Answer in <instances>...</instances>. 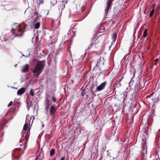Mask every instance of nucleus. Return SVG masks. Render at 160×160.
I'll use <instances>...</instances> for the list:
<instances>
[{
  "label": "nucleus",
  "mask_w": 160,
  "mask_h": 160,
  "mask_svg": "<svg viewBox=\"0 0 160 160\" xmlns=\"http://www.w3.org/2000/svg\"><path fill=\"white\" fill-rule=\"evenodd\" d=\"M158 58H156L155 60V62L154 64L155 65H156L157 64L158 62Z\"/></svg>",
  "instance_id": "obj_26"
},
{
  "label": "nucleus",
  "mask_w": 160,
  "mask_h": 160,
  "mask_svg": "<svg viewBox=\"0 0 160 160\" xmlns=\"http://www.w3.org/2000/svg\"><path fill=\"white\" fill-rule=\"evenodd\" d=\"M65 157H62L61 158L60 160H65Z\"/></svg>",
  "instance_id": "obj_29"
},
{
  "label": "nucleus",
  "mask_w": 160,
  "mask_h": 160,
  "mask_svg": "<svg viewBox=\"0 0 160 160\" xmlns=\"http://www.w3.org/2000/svg\"><path fill=\"white\" fill-rule=\"evenodd\" d=\"M28 67L29 65L28 64L26 65L25 66H24L23 67V68L22 70V72H27L28 71Z\"/></svg>",
  "instance_id": "obj_13"
},
{
  "label": "nucleus",
  "mask_w": 160,
  "mask_h": 160,
  "mask_svg": "<svg viewBox=\"0 0 160 160\" xmlns=\"http://www.w3.org/2000/svg\"><path fill=\"white\" fill-rule=\"evenodd\" d=\"M147 153V146L146 143L145 142L143 143L142 144L141 149V154L142 157V158H145L146 156Z\"/></svg>",
  "instance_id": "obj_4"
},
{
  "label": "nucleus",
  "mask_w": 160,
  "mask_h": 160,
  "mask_svg": "<svg viewBox=\"0 0 160 160\" xmlns=\"http://www.w3.org/2000/svg\"><path fill=\"white\" fill-rule=\"evenodd\" d=\"M97 36H96L94 38H93L92 39V40L93 41L95 39H97Z\"/></svg>",
  "instance_id": "obj_30"
},
{
  "label": "nucleus",
  "mask_w": 160,
  "mask_h": 160,
  "mask_svg": "<svg viewBox=\"0 0 160 160\" xmlns=\"http://www.w3.org/2000/svg\"><path fill=\"white\" fill-rule=\"evenodd\" d=\"M154 10L153 9H152V10L149 13V16L150 17H151L152 16L154 13Z\"/></svg>",
  "instance_id": "obj_21"
},
{
  "label": "nucleus",
  "mask_w": 160,
  "mask_h": 160,
  "mask_svg": "<svg viewBox=\"0 0 160 160\" xmlns=\"http://www.w3.org/2000/svg\"><path fill=\"white\" fill-rule=\"evenodd\" d=\"M117 34L116 33H114L112 34V38L113 39V40H115L117 38Z\"/></svg>",
  "instance_id": "obj_18"
},
{
  "label": "nucleus",
  "mask_w": 160,
  "mask_h": 160,
  "mask_svg": "<svg viewBox=\"0 0 160 160\" xmlns=\"http://www.w3.org/2000/svg\"><path fill=\"white\" fill-rule=\"evenodd\" d=\"M50 95H49L48 94H47L46 95V96L48 98H49L50 97Z\"/></svg>",
  "instance_id": "obj_31"
},
{
  "label": "nucleus",
  "mask_w": 160,
  "mask_h": 160,
  "mask_svg": "<svg viewBox=\"0 0 160 160\" xmlns=\"http://www.w3.org/2000/svg\"><path fill=\"white\" fill-rule=\"evenodd\" d=\"M31 119V118L28 117L27 116V117L25 123L24 124L23 128V130L21 132L22 136V139L23 140L24 139V142L25 143H26L28 141L29 137L28 134L29 131L28 132L26 133H25V136H24V131L27 130L28 125L30 124Z\"/></svg>",
  "instance_id": "obj_3"
},
{
  "label": "nucleus",
  "mask_w": 160,
  "mask_h": 160,
  "mask_svg": "<svg viewBox=\"0 0 160 160\" xmlns=\"http://www.w3.org/2000/svg\"><path fill=\"white\" fill-rule=\"evenodd\" d=\"M76 8L78 10H79L80 9L82 12H83L85 9V7L84 6H81V7L80 6H79L78 7L77 6Z\"/></svg>",
  "instance_id": "obj_16"
},
{
  "label": "nucleus",
  "mask_w": 160,
  "mask_h": 160,
  "mask_svg": "<svg viewBox=\"0 0 160 160\" xmlns=\"http://www.w3.org/2000/svg\"><path fill=\"white\" fill-rule=\"evenodd\" d=\"M26 91V89L24 88H21L19 89L17 92V95H21L24 93Z\"/></svg>",
  "instance_id": "obj_10"
},
{
  "label": "nucleus",
  "mask_w": 160,
  "mask_h": 160,
  "mask_svg": "<svg viewBox=\"0 0 160 160\" xmlns=\"http://www.w3.org/2000/svg\"><path fill=\"white\" fill-rule=\"evenodd\" d=\"M56 111L57 109L56 108L55 105H52L50 109V115L51 116H53Z\"/></svg>",
  "instance_id": "obj_7"
},
{
  "label": "nucleus",
  "mask_w": 160,
  "mask_h": 160,
  "mask_svg": "<svg viewBox=\"0 0 160 160\" xmlns=\"http://www.w3.org/2000/svg\"><path fill=\"white\" fill-rule=\"evenodd\" d=\"M104 62V60L103 58H101L100 59L99 61L98 62V63H99L100 64L103 65Z\"/></svg>",
  "instance_id": "obj_17"
},
{
  "label": "nucleus",
  "mask_w": 160,
  "mask_h": 160,
  "mask_svg": "<svg viewBox=\"0 0 160 160\" xmlns=\"http://www.w3.org/2000/svg\"><path fill=\"white\" fill-rule=\"evenodd\" d=\"M152 99L154 102H158L159 100V95H158V97H154V96H153V98Z\"/></svg>",
  "instance_id": "obj_15"
},
{
  "label": "nucleus",
  "mask_w": 160,
  "mask_h": 160,
  "mask_svg": "<svg viewBox=\"0 0 160 160\" xmlns=\"http://www.w3.org/2000/svg\"><path fill=\"white\" fill-rule=\"evenodd\" d=\"M40 26V23L39 22H38L36 23L35 25V28L36 29H38Z\"/></svg>",
  "instance_id": "obj_19"
},
{
  "label": "nucleus",
  "mask_w": 160,
  "mask_h": 160,
  "mask_svg": "<svg viewBox=\"0 0 160 160\" xmlns=\"http://www.w3.org/2000/svg\"><path fill=\"white\" fill-rule=\"evenodd\" d=\"M12 104V101H11L8 104V107H9V106H11Z\"/></svg>",
  "instance_id": "obj_28"
},
{
  "label": "nucleus",
  "mask_w": 160,
  "mask_h": 160,
  "mask_svg": "<svg viewBox=\"0 0 160 160\" xmlns=\"http://www.w3.org/2000/svg\"><path fill=\"white\" fill-rule=\"evenodd\" d=\"M45 108L47 111H48L50 105L49 100L48 99H46L45 100Z\"/></svg>",
  "instance_id": "obj_12"
},
{
  "label": "nucleus",
  "mask_w": 160,
  "mask_h": 160,
  "mask_svg": "<svg viewBox=\"0 0 160 160\" xmlns=\"http://www.w3.org/2000/svg\"><path fill=\"white\" fill-rule=\"evenodd\" d=\"M32 42H33V40H32Z\"/></svg>",
  "instance_id": "obj_37"
},
{
  "label": "nucleus",
  "mask_w": 160,
  "mask_h": 160,
  "mask_svg": "<svg viewBox=\"0 0 160 160\" xmlns=\"http://www.w3.org/2000/svg\"><path fill=\"white\" fill-rule=\"evenodd\" d=\"M93 44L92 43H91L90 45L89 46L88 48L86 50V51H89L91 50V48H92V46Z\"/></svg>",
  "instance_id": "obj_23"
},
{
  "label": "nucleus",
  "mask_w": 160,
  "mask_h": 160,
  "mask_svg": "<svg viewBox=\"0 0 160 160\" xmlns=\"http://www.w3.org/2000/svg\"><path fill=\"white\" fill-rule=\"evenodd\" d=\"M58 36V35L56 32L53 33V34H52L50 37V39H52V40H55V41L57 40V37Z\"/></svg>",
  "instance_id": "obj_11"
},
{
  "label": "nucleus",
  "mask_w": 160,
  "mask_h": 160,
  "mask_svg": "<svg viewBox=\"0 0 160 160\" xmlns=\"http://www.w3.org/2000/svg\"><path fill=\"white\" fill-rule=\"evenodd\" d=\"M33 38H33H33H32V39H33Z\"/></svg>",
  "instance_id": "obj_35"
},
{
  "label": "nucleus",
  "mask_w": 160,
  "mask_h": 160,
  "mask_svg": "<svg viewBox=\"0 0 160 160\" xmlns=\"http://www.w3.org/2000/svg\"><path fill=\"white\" fill-rule=\"evenodd\" d=\"M15 25L17 26V23H15Z\"/></svg>",
  "instance_id": "obj_34"
},
{
  "label": "nucleus",
  "mask_w": 160,
  "mask_h": 160,
  "mask_svg": "<svg viewBox=\"0 0 160 160\" xmlns=\"http://www.w3.org/2000/svg\"><path fill=\"white\" fill-rule=\"evenodd\" d=\"M37 159L41 160L43 158V155L42 153L41 152L39 153V155H38L36 158Z\"/></svg>",
  "instance_id": "obj_14"
},
{
  "label": "nucleus",
  "mask_w": 160,
  "mask_h": 160,
  "mask_svg": "<svg viewBox=\"0 0 160 160\" xmlns=\"http://www.w3.org/2000/svg\"><path fill=\"white\" fill-rule=\"evenodd\" d=\"M16 66H17V64H16V65H15V67H16Z\"/></svg>",
  "instance_id": "obj_36"
},
{
  "label": "nucleus",
  "mask_w": 160,
  "mask_h": 160,
  "mask_svg": "<svg viewBox=\"0 0 160 160\" xmlns=\"http://www.w3.org/2000/svg\"><path fill=\"white\" fill-rule=\"evenodd\" d=\"M45 66V63L44 61H39L38 62L34 69L32 70L34 75L38 77L43 69Z\"/></svg>",
  "instance_id": "obj_2"
},
{
  "label": "nucleus",
  "mask_w": 160,
  "mask_h": 160,
  "mask_svg": "<svg viewBox=\"0 0 160 160\" xmlns=\"http://www.w3.org/2000/svg\"><path fill=\"white\" fill-rule=\"evenodd\" d=\"M147 34V30L146 29H145L144 32V33L143 35V38H145Z\"/></svg>",
  "instance_id": "obj_22"
},
{
  "label": "nucleus",
  "mask_w": 160,
  "mask_h": 160,
  "mask_svg": "<svg viewBox=\"0 0 160 160\" xmlns=\"http://www.w3.org/2000/svg\"><path fill=\"white\" fill-rule=\"evenodd\" d=\"M68 0H62L59 2L58 4V9L59 10L62 11L65 7V4L67 3Z\"/></svg>",
  "instance_id": "obj_6"
},
{
  "label": "nucleus",
  "mask_w": 160,
  "mask_h": 160,
  "mask_svg": "<svg viewBox=\"0 0 160 160\" xmlns=\"http://www.w3.org/2000/svg\"><path fill=\"white\" fill-rule=\"evenodd\" d=\"M16 150H20V148H17L16 149Z\"/></svg>",
  "instance_id": "obj_33"
},
{
  "label": "nucleus",
  "mask_w": 160,
  "mask_h": 160,
  "mask_svg": "<svg viewBox=\"0 0 160 160\" xmlns=\"http://www.w3.org/2000/svg\"><path fill=\"white\" fill-rule=\"evenodd\" d=\"M52 101L54 102H56V98L54 97V96L52 97Z\"/></svg>",
  "instance_id": "obj_27"
},
{
  "label": "nucleus",
  "mask_w": 160,
  "mask_h": 160,
  "mask_svg": "<svg viewBox=\"0 0 160 160\" xmlns=\"http://www.w3.org/2000/svg\"><path fill=\"white\" fill-rule=\"evenodd\" d=\"M30 94L32 96H33L34 95V92L33 91V89H31L30 90Z\"/></svg>",
  "instance_id": "obj_24"
},
{
  "label": "nucleus",
  "mask_w": 160,
  "mask_h": 160,
  "mask_svg": "<svg viewBox=\"0 0 160 160\" xmlns=\"http://www.w3.org/2000/svg\"><path fill=\"white\" fill-rule=\"evenodd\" d=\"M156 7V4L155 3H153L151 6V8L152 9H155V8Z\"/></svg>",
  "instance_id": "obj_25"
},
{
  "label": "nucleus",
  "mask_w": 160,
  "mask_h": 160,
  "mask_svg": "<svg viewBox=\"0 0 160 160\" xmlns=\"http://www.w3.org/2000/svg\"><path fill=\"white\" fill-rule=\"evenodd\" d=\"M35 14L36 15H38L39 14L38 13V12H35Z\"/></svg>",
  "instance_id": "obj_32"
},
{
  "label": "nucleus",
  "mask_w": 160,
  "mask_h": 160,
  "mask_svg": "<svg viewBox=\"0 0 160 160\" xmlns=\"http://www.w3.org/2000/svg\"><path fill=\"white\" fill-rule=\"evenodd\" d=\"M113 0H108L107 5L104 10L106 16H107L108 14L109 9L110 8L112 3Z\"/></svg>",
  "instance_id": "obj_5"
},
{
  "label": "nucleus",
  "mask_w": 160,
  "mask_h": 160,
  "mask_svg": "<svg viewBox=\"0 0 160 160\" xmlns=\"http://www.w3.org/2000/svg\"><path fill=\"white\" fill-rule=\"evenodd\" d=\"M26 26L27 25L24 23L18 24L15 28L12 29V33L14 34L16 37L21 36L25 31V29Z\"/></svg>",
  "instance_id": "obj_1"
},
{
  "label": "nucleus",
  "mask_w": 160,
  "mask_h": 160,
  "mask_svg": "<svg viewBox=\"0 0 160 160\" xmlns=\"http://www.w3.org/2000/svg\"><path fill=\"white\" fill-rule=\"evenodd\" d=\"M123 78V76L122 75H119L118 77L117 78L118 79H119V82L116 84V87L117 88H119L121 86V84L120 82Z\"/></svg>",
  "instance_id": "obj_9"
},
{
  "label": "nucleus",
  "mask_w": 160,
  "mask_h": 160,
  "mask_svg": "<svg viewBox=\"0 0 160 160\" xmlns=\"http://www.w3.org/2000/svg\"><path fill=\"white\" fill-rule=\"evenodd\" d=\"M106 84V82H105L102 83L100 85L97 87L96 90L100 91L103 90Z\"/></svg>",
  "instance_id": "obj_8"
},
{
  "label": "nucleus",
  "mask_w": 160,
  "mask_h": 160,
  "mask_svg": "<svg viewBox=\"0 0 160 160\" xmlns=\"http://www.w3.org/2000/svg\"><path fill=\"white\" fill-rule=\"evenodd\" d=\"M55 153V150L53 149H52L50 151V154L51 156H52Z\"/></svg>",
  "instance_id": "obj_20"
}]
</instances>
